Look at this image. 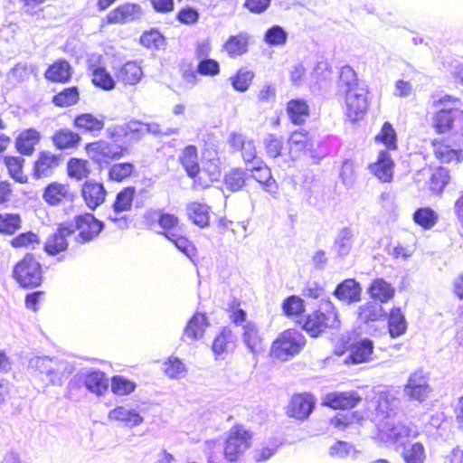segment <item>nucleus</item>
<instances>
[{
	"label": "nucleus",
	"mask_w": 463,
	"mask_h": 463,
	"mask_svg": "<svg viewBox=\"0 0 463 463\" xmlns=\"http://www.w3.org/2000/svg\"><path fill=\"white\" fill-rule=\"evenodd\" d=\"M449 171L446 167L437 168L430 176V189L436 194H440L449 184Z\"/></svg>",
	"instance_id": "58"
},
{
	"label": "nucleus",
	"mask_w": 463,
	"mask_h": 463,
	"mask_svg": "<svg viewBox=\"0 0 463 463\" xmlns=\"http://www.w3.org/2000/svg\"><path fill=\"white\" fill-rule=\"evenodd\" d=\"M287 113L292 123L301 125L309 116V106L304 99H291L288 102Z\"/></svg>",
	"instance_id": "33"
},
{
	"label": "nucleus",
	"mask_w": 463,
	"mask_h": 463,
	"mask_svg": "<svg viewBox=\"0 0 463 463\" xmlns=\"http://www.w3.org/2000/svg\"><path fill=\"white\" fill-rule=\"evenodd\" d=\"M340 319L333 302L322 299L318 309L304 317L302 328L312 337H317L326 328H337Z\"/></svg>",
	"instance_id": "2"
},
{
	"label": "nucleus",
	"mask_w": 463,
	"mask_h": 463,
	"mask_svg": "<svg viewBox=\"0 0 463 463\" xmlns=\"http://www.w3.org/2000/svg\"><path fill=\"white\" fill-rule=\"evenodd\" d=\"M355 240L354 231L345 226L337 230L331 246V252L335 260H345L351 252Z\"/></svg>",
	"instance_id": "11"
},
{
	"label": "nucleus",
	"mask_w": 463,
	"mask_h": 463,
	"mask_svg": "<svg viewBox=\"0 0 463 463\" xmlns=\"http://www.w3.org/2000/svg\"><path fill=\"white\" fill-rule=\"evenodd\" d=\"M249 39V34L244 32L232 35L223 44V50L231 58L243 55L248 52Z\"/></svg>",
	"instance_id": "27"
},
{
	"label": "nucleus",
	"mask_w": 463,
	"mask_h": 463,
	"mask_svg": "<svg viewBox=\"0 0 463 463\" xmlns=\"http://www.w3.org/2000/svg\"><path fill=\"white\" fill-rule=\"evenodd\" d=\"M165 237L169 240L176 249L185 255L192 262L194 263L197 249L186 237L176 233L174 231L163 232Z\"/></svg>",
	"instance_id": "28"
},
{
	"label": "nucleus",
	"mask_w": 463,
	"mask_h": 463,
	"mask_svg": "<svg viewBox=\"0 0 463 463\" xmlns=\"http://www.w3.org/2000/svg\"><path fill=\"white\" fill-rule=\"evenodd\" d=\"M84 387L97 396L103 395L109 389V379L100 370H83Z\"/></svg>",
	"instance_id": "21"
},
{
	"label": "nucleus",
	"mask_w": 463,
	"mask_h": 463,
	"mask_svg": "<svg viewBox=\"0 0 463 463\" xmlns=\"http://www.w3.org/2000/svg\"><path fill=\"white\" fill-rule=\"evenodd\" d=\"M180 163L189 177L194 178L199 174L200 166L195 146L188 145L184 148L180 156Z\"/></svg>",
	"instance_id": "31"
},
{
	"label": "nucleus",
	"mask_w": 463,
	"mask_h": 463,
	"mask_svg": "<svg viewBox=\"0 0 463 463\" xmlns=\"http://www.w3.org/2000/svg\"><path fill=\"white\" fill-rule=\"evenodd\" d=\"M72 76L71 64L66 60H58L50 65L44 72V77L52 82H68Z\"/></svg>",
	"instance_id": "26"
},
{
	"label": "nucleus",
	"mask_w": 463,
	"mask_h": 463,
	"mask_svg": "<svg viewBox=\"0 0 463 463\" xmlns=\"http://www.w3.org/2000/svg\"><path fill=\"white\" fill-rule=\"evenodd\" d=\"M109 419L121 422L125 427L129 429L139 426L144 420V418L137 410L125 406H117L111 410L109 412Z\"/></svg>",
	"instance_id": "23"
},
{
	"label": "nucleus",
	"mask_w": 463,
	"mask_h": 463,
	"mask_svg": "<svg viewBox=\"0 0 463 463\" xmlns=\"http://www.w3.org/2000/svg\"><path fill=\"white\" fill-rule=\"evenodd\" d=\"M80 194L86 206L90 210L95 211L105 202L107 190L102 183L90 179L82 184Z\"/></svg>",
	"instance_id": "13"
},
{
	"label": "nucleus",
	"mask_w": 463,
	"mask_h": 463,
	"mask_svg": "<svg viewBox=\"0 0 463 463\" xmlns=\"http://www.w3.org/2000/svg\"><path fill=\"white\" fill-rule=\"evenodd\" d=\"M249 177L255 179L268 194L271 195L278 194L279 186L277 181L272 176L271 170L268 165L263 166L259 172L253 175H249Z\"/></svg>",
	"instance_id": "46"
},
{
	"label": "nucleus",
	"mask_w": 463,
	"mask_h": 463,
	"mask_svg": "<svg viewBox=\"0 0 463 463\" xmlns=\"http://www.w3.org/2000/svg\"><path fill=\"white\" fill-rule=\"evenodd\" d=\"M86 152L90 158L99 165L105 168L112 162L118 161L129 153V147L122 140H99L86 145Z\"/></svg>",
	"instance_id": "3"
},
{
	"label": "nucleus",
	"mask_w": 463,
	"mask_h": 463,
	"mask_svg": "<svg viewBox=\"0 0 463 463\" xmlns=\"http://www.w3.org/2000/svg\"><path fill=\"white\" fill-rule=\"evenodd\" d=\"M67 173L69 177L80 181L90 175V164L87 160L71 157L67 163Z\"/></svg>",
	"instance_id": "49"
},
{
	"label": "nucleus",
	"mask_w": 463,
	"mask_h": 463,
	"mask_svg": "<svg viewBox=\"0 0 463 463\" xmlns=\"http://www.w3.org/2000/svg\"><path fill=\"white\" fill-rule=\"evenodd\" d=\"M288 32L279 24L270 26L264 33L263 41L269 46H282L288 42Z\"/></svg>",
	"instance_id": "50"
},
{
	"label": "nucleus",
	"mask_w": 463,
	"mask_h": 463,
	"mask_svg": "<svg viewBox=\"0 0 463 463\" xmlns=\"http://www.w3.org/2000/svg\"><path fill=\"white\" fill-rule=\"evenodd\" d=\"M242 340L250 353L257 354L263 351V338L256 323L250 321L243 325Z\"/></svg>",
	"instance_id": "25"
},
{
	"label": "nucleus",
	"mask_w": 463,
	"mask_h": 463,
	"mask_svg": "<svg viewBox=\"0 0 463 463\" xmlns=\"http://www.w3.org/2000/svg\"><path fill=\"white\" fill-rule=\"evenodd\" d=\"M21 222L17 213H0V233L14 234L21 228Z\"/></svg>",
	"instance_id": "59"
},
{
	"label": "nucleus",
	"mask_w": 463,
	"mask_h": 463,
	"mask_svg": "<svg viewBox=\"0 0 463 463\" xmlns=\"http://www.w3.org/2000/svg\"><path fill=\"white\" fill-rule=\"evenodd\" d=\"M141 68L134 61H128L122 65L116 73L117 80L124 84L135 85L142 77Z\"/></svg>",
	"instance_id": "42"
},
{
	"label": "nucleus",
	"mask_w": 463,
	"mask_h": 463,
	"mask_svg": "<svg viewBox=\"0 0 463 463\" xmlns=\"http://www.w3.org/2000/svg\"><path fill=\"white\" fill-rule=\"evenodd\" d=\"M358 317L362 322L369 323L386 318L387 314L381 304L370 301L359 307Z\"/></svg>",
	"instance_id": "38"
},
{
	"label": "nucleus",
	"mask_w": 463,
	"mask_h": 463,
	"mask_svg": "<svg viewBox=\"0 0 463 463\" xmlns=\"http://www.w3.org/2000/svg\"><path fill=\"white\" fill-rule=\"evenodd\" d=\"M435 155L441 163H459L463 157L460 146L451 147L449 144H441L435 149Z\"/></svg>",
	"instance_id": "52"
},
{
	"label": "nucleus",
	"mask_w": 463,
	"mask_h": 463,
	"mask_svg": "<svg viewBox=\"0 0 463 463\" xmlns=\"http://www.w3.org/2000/svg\"><path fill=\"white\" fill-rule=\"evenodd\" d=\"M5 165L8 169L11 178L19 184L28 182V177L23 172L24 159L21 156H6L4 158Z\"/></svg>",
	"instance_id": "44"
},
{
	"label": "nucleus",
	"mask_w": 463,
	"mask_h": 463,
	"mask_svg": "<svg viewBox=\"0 0 463 463\" xmlns=\"http://www.w3.org/2000/svg\"><path fill=\"white\" fill-rule=\"evenodd\" d=\"M142 15L143 9L141 5L135 3H126L110 11L106 16V21L109 24H125L139 20Z\"/></svg>",
	"instance_id": "12"
},
{
	"label": "nucleus",
	"mask_w": 463,
	"mask_h": 463,
	"mask_svg": "<svg viewBox=\"0 0 463 463\" xmlns=\"http://www.w3.org/2000/svg\"><path fill=\"white\" fill-rule=\"evenodd\" d=\"M13 277L20 287L34 288L43 282V269L41 263L32 253H26L14 267Z\"/></svg>",
	"instance_id": "4"
},
{
	"label": "nucleus",
	"mask_w": 463,
	"mask_h": 463,
	"mask_svg": "<svg viewBox=\"0 0 463 463\" xmlns=\"http://www.w3.org/2000/svg\"><path fill=\"white\" fill-rule=\"evenodd\" d=\"M234 335L228 327H222L221 332L214 337L212 350L215 355H221L226 352L229 344L234 342Z\"/></svg>",
	"instance_id": "54"
},
{
	"label": "nucleus",
	"mask_w": 463,
	"mask_h": 463,
	"mask_svg": "<svg viewBox=\"0 0 463 463\" xmlns=\"http://www.w3.org/2000/svg\"><path fill=\"white\" fill-rule=\"evenodd\" d=\"M403 397L409 402L422 403L431 392L429 375L422 369L411 373L403 387Z\"/></svg>",
	"instance_id": "8"
},
{
	"label": "nucleus",
	"mask_w": 463,
	"mask_h": 463,
	"mask_svg": "<svg viewBox=\"0 0 463 463\" xmlns=\"http://www.w3.org/2000/svg\"><path fill=\"white\" fill-rule=\"evenodd\" d=\"M79 134L70 129H60L52 137V142L59 149L75 147L80 141Z\"/></svg>",
	"instance_id": "48"
},
{
	"label": "nucleus",
	"mask_w": 463,
	"mask_h": 463,
	"mask_svg": "<svg viewBox=\"0 0 463 463\" xmlns=\"http://www.w3.org/2000/svg\"><path fill=\"white\" fill-rule=\"evenodd\" d=\"M315 405L316 400L311 393L294 394L288 406V414L291 418L304 420L312 413Z\"/></svg>",
	"instance_id": "14"
},
{
	"label": "nucleus",
	"mask_w": 463,
	"mask_h": 463,
	"mask_svg": "<svg viewBox=\"0 0 463 463\" xmlns=\"http://www.w3.org/2000/svg\"><path fill=\"white\" fill-rule=\"evenodd\" d=\"M249 175L241 168H232L224 175L223 185L227 191L235 193L241 191L246 185Z\"/></svg>",
	"instance_id": "35"
},
{
	"label": "nucleus",
	"mask_w": 463,
	"mask_h": 463,
	"mask_svg": "<svg viewBox=\"0 0 463 463\" xmlns=\"http://www.w3.org/2000/svg\"><path fill=\"white\" fill-rule=\"evenodd\" d=\"M394 288L383 279H375L368 288L372 298L385 303L394 296Z\"/></svg>",
	"instance_id": "37"
},
{
	"label": "nucleus",
	"mask_w": 463,
	"mask_h": 463,
	"mask_svg": "<svg viewBox=\"0 0 463 463\" xmlns=\"http://www.w3.org/2000/svg\"><path fill=\"white\" fill-rule=\"evenodd\" d=\"M361 293L360 283L354 279H346L336 285L333 295L339 301L351 305L361 300Z\"/></svg>",
	"instance_id": "19"
},
{
	"label": "nucleus",
	"mask_w": 463,
	"mask_h": 463,
	"mask_svg": "<svg viewBox=\"0 0 463 463\" xmlns=\"http://www.w3.org/2000/svg\"><path fill=\"white\" fill-rule=\"evenodd\" d=\"M282 309L288 317L299 316L305 310L304 300L295 295L289 296L283 301Z\"/></svg>",
	"instance_id": "63"
},
{
	"label": "nucleus",
	"mask_w": 463,
	"mask_h": 463,
	"mask_svg": "<svg viewBox=\"0 0 463 463\" xmlns=\"http://www.w3.org/2000/svg\"><path fill=\"white\" fill-rule=\"evenodd\" d=\"M362 397L355 391L335 392L327 393L324 404L333 409H352L360 402Z\"/></svg>",
	"instance_id": "20"
},
{
	"label": "nucleus",
	"mask_w": 463,
	"mask_h": 463,
	"mask_svg": "<svg viewBox=\"0 0 463 463\" xmlns=\"http://www.w3.org/2000/svg\"><path fill=\"white\" fill-rule=\"evenodd\" d=\"M66 223L71 225L72 234L78 231L75 241L81 244L93 241L105 229V223L90 213L78 214L73 221Z\"/></svg>",
	"instance_id": "7"
},
{
	"label": "nucleus",
	"mask_w": 463,
	"mask_h": 463,
	"mask_svg": "<svg viewBox=\"0 0 463 463\" xmlns=\"http://www.w3.org/2000/svg\"><path fill=\"white\" fill-rule=\"evenodd\" d=\"M338 140L334 136H327L317 142L311 141L306 148L304 154L312 159L313 164H318L323 158L327 156L333 150L336 149Z\"/></svg>",
	"instance_id": "17"
},
{
	"label": "nucleus",
	"mask_w": 463,
	"mask_h": 463,
	"mask_svg": "<svg viewBox=\"0 0 463 463\" xmlns=\"http://www.w3.org/2000/svg\"><path fill=\"white\" fill-rule=\"evenodd\" d=\"M251 436L242 426L230 429L223 445V455L229 462H236L250 447Z\"/></svg>",
	"instance_id": "6"
},
{
	"label": "nucleus",
	"mask_w": 463,
	"mask_h": 463,
	"mask_svg": "<svg viewBox=\"0 0 463 463\" xmlns=\"http://www.w3.org/2000/svg\"><path fill=\"white\" fill-rule=\"evenodd\" d=\"M375 142L384 145L388 150L397 148V134L390 122L383 123L381 131L375 136Z\"/></svg>",
	"instance_id": "51"
},
{
	"label": "nucleus",
	"mask_w": 463,
	"mask_h": 463,
	"mask_svg": "<svg viewBox=\"0 0 463 463\" xmlns=\"http://www.w3.org/2000/svg\"><path fill=\"white\" fill-rule=\"evenodd\" d=\"M69 194L70 187L68 184L52 182L44 188L43 198L49 205L55 206L67 198Z\"/></svg>",
	"instance_id": "30"
},
{
	"label": "nucleus",
	"mask_w": 463,
	"mask_h": 463,
	"mask_svg": "<svg viewBox=\"0 0 463 463\" xmlns=\"http://www.w3.org/2000/svg\"><path fill=\"white\" fill-rule=\"evenodd\" d=\"M80 99V91L78 87L71 86L64 88L62 90L55 94L52 102L54 106L59 108H66L78 103Z\"/></svg>",
	"instance_id": "47"
},
{
	"label": "nucleus",
	"mask_w": 463,
	"mask_h": 463,
	"mask_svg": "<svg viewBox=\"0 0 463 463\" xmlns=\"http://www.w3.org/2000/svg\"><path fill=\"white\" fill-rule=\"evenodd\" d=\"M456 112H459V110L449 112L447 109H438L432 119V125L437 133H446L455 127L458 120Z\"/></svg>",
	"instance_id": "32"
},
{
	"label": "nucleus",
	"mask_w": 463,
	"mask_h": 463,
	"mask_svg": "<svg viewBox=\"0 0 463 463\" xmlns=\"http://www.w3.org/2000/svg\"><path fill=\"white\" fill-rule=\"evenodd\" d=\"M140 43L146 48L162 49L165 45V38L157 29H151L142 33Z\"/></svg>",
	"instance_id": "60"
},
{
	"label": "nucleus",
	"mask_w": 463,
	"mask_h": 463,
	"mask_svg": "<svg viewBox=\"0 0 463 463\" xmlns=\"http://www.w3.org/2000/svg\"><path fill=\"white\" fill-rule=\"evenodd\" d=\"M74 127L83 132H99L104 128L103 118H97L90 113L78 115L74 118Z\"/></svg>",
	"instance_id": "39"
},
{
	"label": "nucleus",
	"mask_w": 463,
	"mask_h": 463,
	"mask_svg": "<svg viewBox=\"0 0 463 463\" xmlns=\"http://www.w3.org/2000/svg\"><path fill=\"white\" fill-rule=\"evenodd\" d=\"M360 453L361 451L353 443L345 440H337L328 449V455L337 459L351 458L356 460Z\"/></svg>",
	"instance_id": "34"
},
{
	"label": "nucleus",
	"mask_w": 463,
	"mask_h": 463,
	"mask_svg": "<svg viewBox=\"0 0 463 463\" xmlns=\"http://www.w3.org/2000/svg\"><path fill=\"white\" fill-rule=\"evenodd\" d=\"M137 384L123 375H114L111 378V392L118 396H124L132 393Z\"/></svg>",
	"instance_id": "55"
},
{
	"label": "nucleus",
	"mask_w": 463,
	"mask_h": 463,
	"mask_svg": "<svg viewBox=\"0 0 463 463\" xmlns=\"http://www.w3.org/2000/svg\"><path fill=\"white\" fill-rule=\"evenodd\" d=\"M196 71L202 76L214 77L220 74L221 67L217 60L206 58L199 60Z\"/></svg>",
	"instance_id": "64"
},
{
	"label": "nucleus",
	"mask_w": 463,
	"mask_h": 463,
	"mask_svg": "<svg viewBox=\"0 0 463 463\" xmlns=\"http://www.w3.org/2000/svg\"><path fill=\"white\" fill-rule=\"evenodd\" d=\"M394 163L386 150H381L374 164L370 165L371 172L382 182H390L393 175Z\"/></svg>",
	"instance_id": "24"
},
{
	"label": "nucleus",
	"mask_w": 463,
	"mask_h": 463,
	"mask_svg": "<svg viewBox=\"0 0 463 463\" xmlns=\"http://www.w3.org/2000/svg\"><path fill=\"white\" fill-rule=\"evenodd\" d=\"M402 456L406 463H424L426 459L425 448L422 443L414 442L403 448Z\"/></svg>",
	"instance_id": "53"
},
{
	"label": "nucleus",
	"mask_w": 463,
	"mask_h": 463,
	"mask_svg": "<svg viewBox=\"0 0 463 463\" xmlns=\"http://www.w3.org/2000/svg\"><path fill=\"white\" fill-rule=\"evenodd\" d=\"M253 78L254 72L252 71L241 68L231 78V83L235 90L245 92L250 88Z\"/></svg>",
	"instance_id": "57"
},
{
	"label": "nucleus",
	"mask_w": 463,
	"mask_h": 463,
	"mask_svg": "<svg viewBox=\"0 0 463 463\" xmlns=\"http://www.w3.org/2000/svg\"><path fill=\"white\" fill-rule=\"evenodd\" d=\"M347 116L352 121L358 120L367 110V90L364 86L345 90Z\"/></svg>",
	"instance_id": "10"
},
{
	"label": "nucleus",
	"mask_w": 463,
	"mask_h": 463,
	"mask_svg": "<svg viewBox=\"0 0 463 463\" xmlns=\"http://www.w3.org/2000/svg\"><path fill=\"white\" fill-rule=\"evenodd\" d=\"M108 178L109 181L121 183L130 177L136 171L132 162H114L108 166Z\"/></svg>",
	"instance_id": "40"
},
{
	"label": "nucleus",
	"mask_w": 463,
	"mask_h": 463,
	"mask_svg": "<svg viewBox=\"0 0 463 463\" xmlns=\"http://www.w3.org/2000/svg\"><path fill=\"white\" fill-rule=\"evenodd\" d=\"M388 318V331L392 338L399 337L407 330V321L400 307H392Z\"/></svg>",
	"instance_id": "36"
},
{
	"label": "nucleus",
	"mask_w": 463,
	"mask_h": 463,
	"mask_svg": "<svg viewBox=\"0 0 463 463\" xmlns=\"http://www.w3.org/2000/svg\"><path fill=\"white\" fill-rule=\"evenodd\" d=\"M106 134L109 139L122 140L128 146L145 137V123L131 119L121 125L109 127L106 129Z\"/></svg>",
	"instance_id": "9"
},
{
	"label": "nucleus",
	"mask_w": 463,
	"mask_h": 463,
	"mask_svg": "<svg viewBox=\"0 0 463 463\" xmlns=\"http://www.w3.org/2000/svg\"><path fill=\"white\" fill-rule=\"evenodd\" d=\"M135 194L136 189L134 186L125 187L118 192L112 204V210L115 214H120L124 212L130 211Z\"/></svg>",
	"instance_id": "43"
},
{
	"label": "nucleus",
	"mask_w": 463,
	"mask_h": 463,
	"mask_svg": "<svg viewBox=\"0 0 463 463\" xmlns=\"http://www.w3.org/2000/svg\"><path fill=\"white\" fill-rule=\"evenodd\" d=\"M306 338L301 332L288 329L282 332L271 345L272 354L282 361L298 354L305 346Z\"/></svg>",
	"instance_id": "5"
},
{
	"label": "nucleus",
	"mask_w": 463,
	"mask_h": 463,
	"mask_svg": "<svg viewBox=\"0 0 463 463\" xmlns=\"http://www.w3.org/2000/svg\"><path fill=\"white\" fill-rule=\"evenodd\" d=\"M62 160L61 155H54L49 151H41L33 164V175L34 179L50 177Z\"/></svg>",
	"instance_id": "16"
},
{
	"label": "nucleus",
	"mask_w": 463,
	"mask_h": 463,
	"mask_svg": "<svg viewBox=\"0 0 463 463\" xmlns=\"http://www.w3.org/2000/svg\"><path fill=\"white\" fill-rule=\"evenodd\" d=\"M338 85L340 88L345 86V90H350V89H356L364 86L358 82L354 70L349 65H345L341 68Z\"/></svg>",
	"instance_id": "61"
},
{
	"label": "nucleus",
	"mask_w": 463,
	"mask_h": 463,
	"mask_svg": "<svg viewBox=\"0 0 463 463\" xmlns=\"http://www.w3.org/2000/svg\"><path fill=\"white\" fill-rule=\"evenodd\" d=\"M308 133L300 128L299 130L294 131L289 138L288 145L290 146V154L303 151L305 152L306 148L308 146V144L311 143V140L308 138Z\"/></svg>",
	"instance_id": "62"
},
{
	"label": "nucleus",
	"mask_w": 463,
	"mask_h": 463,
	"mask_svg": "<svg viewBox=\"0 0 463 463\" xmlns=\"http://www.w3.org/2000/svg\"><path fill=\"white\" fill-rule=\"evenodd\" d=\"M413 221L423 229H430L436 224L438 215L431 208H419L413 213Z\"/></svg>",
	"instance_id": "56"
},
{
	"label": "nucleus",
	"mask_w": 463,
	"mask_h": 463,
	"mask_svg": "<svg viewBox=\"0 0 463 463\" xmlns=\"http://www.w3.org/2000/svg\"><path fill=\"white\" fill-rule=\"evenodd\" d=\"M209 326L210 323L206 314L195 312L184 328L183 340L184 341L185 337L191 341L202 338Z\"/></svg>",
	"instance_id": "22"
},
{
	"label": "nucleus",
	"mask_w": 463,
	"mask_h": 463,
	"mask_svg": "<svg viewBox=\"0 0 463 463\" xmlns=\"http://www.w3.org/2000/svg\"><path fill=\"white\" fill-rule=\"evenodd\" d=\"M210 207L204 203H193L187 208V213L193 222L204 228L209 225L210 222Z\"/></svg>",
	"instance_id": "45"
},
{
	"label": "nucleus",
	"mask_w": 463,
	"mask_h": 463,
	"mask_svg": "<svg viewBox=\"0 0 463 463\" xmlns=\"http://www.w3.org/2000/svg\"><path fill=\"white\" fill-rule=\"evenodd\" d=\"M89 69L92 74V82L96 87L104 90H111L115 88L116 82L113 77L103 66L90 63Z\"/></svg>",
	"instance_id": "41"
},
{
	"label": "nucleus",
	"mask_w": 463,
	"mask_h": 463,
	"mask_svg": "<svg viewBox=\"0 0 463 463\" xmlns=\"http://www.w3.org/2000/svg\"><path fill=\"white\" fill-rule=\"evenodd\" d=\"M349 354L345 358L346 364H358L370 361L373 352V342L367 337L360 338L347 347Z\"/></svg>",
	"instance_id": "18"
},
{
	"label": "nucleus",
	"mask_w": 463,
	"mask_h": 463,
	"mask_svg": "<svg viewBox=\"0 0 463 463\" xmlns=\"http://www.w3.org/2000/svg\"><path fill=\"white\" fill-rule=\"evenodd\" d=\"M28 368L41 380L56 386H61L75 371L72 362L48 355L32 357Z\"/></svg>",
	"instance_id": "1"
},
{
	"label": "nucleus",
	"mask_w": 463,
	"mask_h": 463,
	"mask_svg": "<svg viewBox=\"0 0 463 463\" xmlns=\"http://www.w3.org/2000/svg\"><path fill=\"white\" fill-rule=\"evenodd\" d=\"M40 140V134L33 128H29L22 132L15 140L16 150L24 155L30 156L34 151L35 145Z\"/></svg>",
	"instance_id": "29"
},
{
	"label": "nucleus",
	"mask_w": 463,
	"mask_h": 463,
	"mask_svg": "<svg viewBox=\"0 0 463 463\" xmlns=\"http://www.w3.org/2000/svg\"><path fill=\"white\" fill-rule=\"evenodd\" d=\"M72 235L71 225L66 222L58 225L54 233L50 235L44 243V250L50 256H56L68 248L67 237Z\"/></svg>",
	"instance_id": "15"
}]
</instances>
